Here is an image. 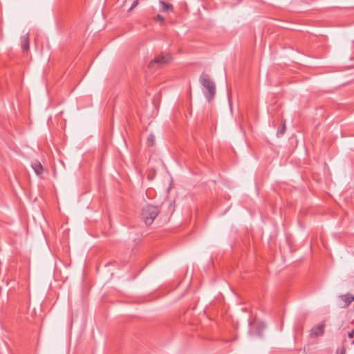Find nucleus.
<instances>
[{"label": "nucleus", "mask_w": 354, "mask_h": 354, "mask_svg": "<svg viewBox=\"0 0 354 354\" xmlns=\"http://www.w3.org/2000/svg\"><path fill=\"white\" fill-rule=\"evenodd\" d=\"M171 59L169 54H160L156 56L149 64V68H153L154 67H161L162 66L167 64Z\"/></svg>", "instance_id": "nucleus-3"}, {"label": "nucleus", "mask_w": 354, "mask_h": 354, "mask_svg": "<svg viewBox=\"0 0 354 354\" xmlns=\"http://www.w3.org/2000/svg\"><path fill=\"white\" fill-rule=\"evenodd\" d=\"M351 344H354V339L352 341Z\"/></svg>", "instance_id": "nucleus-16"}, {"label": "nucleus", "mask_w": 354, "mask_h": 354, "mask_svg": "<svg viewBox=\"0 0 354 354\" xmlns=\"http://www.w3.org/2000/svg\"><path fill=\"white\" fill-rule=\"evenodd\" d=\"M261 327L262 328H265V325L263 324H261Z\"/></svg>", "instance_id": "nucleus-15"}, {"label": "nucleus", "mask_w": 354, "mask_h": 354, "mask_svg": "<svg viewBox=\"0 0 354 354\" xmlns=\"http://www.w3.org/2000/svg\"><path fill=\"white\" fill-rule=\"evenodd\" d=\"M147 142L149 146H153L155 144V136L152 134L149 135Z\"/></svg>", "instance_id": "nucleus-11"}, {"label": "nucleus", "mask_w": 354, "mask_h": 354, "mask_svg": "<svg viewBox=\"0 0 354 354\" xmlns=\"http://www.w3.org/2000/svg\"><path fill=\"white\" fill-rule=\"evenodd\" d=\"M160 4L161 5L160 11L162 12H167L173 10V5L171 3L160 0Z\"/></svg>", "instance_id": "nucleus-8"}, {"label": "nucleus", "mask_w": 354, "mask_h": 354, "mask_svg": "<svg viewBox=\"0 0 354 354\" xmlns=\"http://www.w3.org/2000/svg\"><path fill=\"white\" fill-rule=\"evenodd\" d=\"M285 131H286V125H285V124H283V126L277 130V136L280 137V136H283V133H285Z\"/></svg>", "instance_id": "nucleus-10"}, {"label": "nucleus", "mask_w": 354, "mask_h": 354, "mask_svg": "<svg viewBox=\"0 0 354 354\" xmlns=\"http://www.w3.org/2000/svg\"><path fill=\"white\" fill-rule=\"evenodd\" d=\"M21 45L23 52L26 53L29 50L30 41L28 33H26L21 37Z\"/></svg>", "instance_id": "nucleus-5"}, {"label": "nucleus", "mask_w": 354, "mask_h": 354, "mask_svg": "<svg viewBox=\"0 0 354 354\" xmlns=\"http://www.w3.org/2000/svg\"><path fill=\"white\" fill-rule=\"evenodd\" d=\"M346 348L343 344L340 347L336 349L335 354H346Z\"/></svg>", "instance_id": "nucleus-9"}, {"label": "nucleus", "mask_w": 354, "mask_h": 354, "mask_svg": "<svg viewBox=\"0 0 354 354\" xmlns=\"http://www.w3.org/2000/svg\"><path fill=\"white\" fill-rule=\"evenodd\" d=\"M159 213L158 206L148 204L142 209L141 218L147 225H150Z\"/></svg>", "instance_id": "nucleus-2"}, {"label": "nucleus", "mask_w": 354, "mask_h": 354, "mask_svg": "<svg viewBox=\"0 0 354 354\" xmlns=\"http://www.w3.org/2000/svg\"><path fill=\"white\" fill-rule=\"evenodd\" d=\"M348 338H353L354 337V329L348 333Z\"/></svg>", "instance_id": "nucleus-14"}, {"label": "nucleus", "mask_w": 354, "mask_h": 354, "mask_svg": "<svg viewBox=\"0 0 354 354\" xmlns=\"http://www.w3.org/2000/svg\"><path fill=\"white\" fill-rule=\"evenodd\" d=\"M156 20H157V21H158L162 22V21H164V17H163L161 15H159V14H158V15L156 16Z\"/></svg>", "instance_id": "nucleus-13"}, {"label": "nucleus", "mask_w": 354, "mask_h": 354, "mask_svg": "<svg viewBox=\"0 0 354 354\" xmlns=\"http://www.w3.org/2000/svg\"><path fill=\"white\" fill-rule=\"evenodd\" d=\"M339 299L342 301V304H340V306L342 308H346L348 307L350 304L354 301V295L351 293L341 295L339 296Z\"/></svg>", "instance_id": "nucleus-4"}, {"label": "nucleus", "mask_w": 354, "mask_h": 354, "mask_svg": "<svg viewBox=\"0 0 354 354\" xmlns=\"http://www.w3.org/2000/svg\"><path fill=\"white\" fill-rule=\"evenodd\" d=\"M325 324L324 323H321L318 324L316 328L312 329L311 333L315 336H319L324 333Z\"/></svg>", "instance_id": "nucleus-7"}, {"label": "nucleus", "mask_w": 354, "mask_h": 354, "mask_svg": "<svg viewBox=\"0 0 354 354\" xmlns=\"http://www.w3.org/2000/svg\"><path fill=\"white\" fill-rule=\"evenodd\" d=\"M200 83L203 86V94L208 102H211L216 95V85L209 75L203 73L199 78Z\"/></svg>", "instance_id": "nucleus-1"}, {"label": "nucleus", "mask_w": 354, "mask_h": 354, "mask_svg": "<svg viewBox=\"0 0 354 354\" xmlns=\"http://www.w3.org/2000/svg\"><path fill=\"white\" fill-rule=\"evenodd\" d=\"M32 168L33 169L35 173L39 176H41V174L44 171V167L42 165L39 161H35L32 163Z\"/></svg>", "instance_id": "nucleus-6"}, {"label": "nucleus", "mask_w": 354, "mask_h": 354, "mask_svg": "<svg viewBox=\"0 0 354 354\" xmlns=\"http://www.w3.org/2000/svg\"><path fill=\"white\" fill-rule=\"evenodd\" d=\"M138 4V0H134L131 6L129 9V12L131 11L136 6H137Z\"/></svg>", "instance_id": "nucleus-12"}]
</instances>
